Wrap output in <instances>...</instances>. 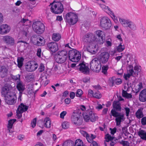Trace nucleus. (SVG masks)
<instances>
[{"instance_id":"1","label":"nucleus","mask_w":146,"mask_h":146,"mask_svg":"<svg viewBox=\"0 0 146 146\" xmlns=\"http://www.w3.org/2000/svg\"><path fill=\"white\" fill-rule=\"evenodd\" d=\"M97 35L96 38L95 35L92 33L86 34L83 37V42L86 44L94 43L95 40L98 41L99 44H102L105 40V35L104 32L101 30H98L96 31Z\"/></svg>"},{"instance_id":"2","label":"nucleus","mask_w":146,"mask_h":146,"mask_svg":"<svg viewBox=\"0 0 146 146\" xmlns=\"http://www.w3.org/2000/svg\"><path fill=\"white\" fill-rule=\"evenodd\" d=\"M51 5L50 11L55 14H60L62 13L63 11V5L60 2H55L54 1L49 5Z\"/></svg>"},{"instance_id":"3","label":"nucleus","mask_w":146,"mask_h":146,"mask_svg":"<svg viewBox=\"0 0 146 146\" xmlns=\"http://www.w3.org/2000/svg\"><path fill=\"white\" fill-rule=\"evenodd\" d=\"M68 56V53L66 50L59 51L55 55V60L58 63H63L66 61Z\"/></svg>"},{"instance_id":"4","label":"nucleus","mask_w":146,"mask_h":146,"mask_svg":"<svg viewBox=\"0 0 146 146\" xmlns=\"http://www.w3.org/2000/svg\"><path fill=\"white\" fill-rule=\"evenodd\" d=\"M64 19L66 23L72 25L75 24L78 21L77 15L75 13L71 12L68 13L66 14Z\"/></svg>"},{"instance_id":"5","label":"nucleus","mask_w":146,"mask_h":146,"mask_svg":"<svg viewBox=\"0 0 146 146\" xmlns=\"http://www.w3.org/2000/svg\"><path fill=\"white\" fill-rule=\"evenodd\" d=\"M68 55L69 60L73 62H78L81 58L80 53L74 49L70 50L68 52Z\"/></svg>"},{"instance_id":"6","label":"nucleus","mask_w":146,"mask_h":146,"mask_svg":"<svg viewBox=\"0 0 146 146\" xmlns=\"http://www.w3.org/2000/svg\"><path fill=\"white\" fill-rule=\"evenodd\" d=\"M32 27L34 31L38 34L42 33L45 30L44 25L40 21L34 22L32 25Z\"/></svg>"},{"instance_id":"7","label":"nucleus","mask_w":146,"mask_h":146,"mask_svg":"<svg viewBox=\"0 0 146 146\" xmlns=\"http://www.w3.org/2000/svg\"><path fill=\"white\" fill-rule=\"evenodd\" d=\"M132 66H130L129 68H130L128 71L129 73L127 74H124L123 76V77L125 80H127L128 78H130L131 76L135 77L137 76L138 75V73L141 71V69L139 68V66H135L134 68V70L131 68Z\"/></svg>"},{"instance_id":"8","label":"nucleus","mask_w":146,"mask_h":146,"mask_svg":"<svg viewBox=\"0 0 146 146\" xmlns=\"http://www.w3.org/2000/svg\"><path fill=\"white\" fill-rule=\"evenodd\" d=\"M32 42L34 45L37 46L43 45L45 43L44 38L38 35H33L31 39Z\"/></svg>"},{"instance_id":"9","label":"nucleus","mask_w":146,"mask_h":146,"mask_svg":"<svg viewBox=\"0 0 146 146\" xmlns=\"http://www.w3.org/2000/svg\"><path fill=\"white\" fill-rule=\"evenodd\" d=\"M90 68L93 71L99 72L101 69V63L98 60V58H95L92 60L90 64Z\"/></svg>"},{"instance_id":"10","label":"nucleus","mask_w":146,"mask_h":146,"mask_svg":"<svg viewBox=\"0 0 146 146\" xmlns=\"http://www.w3.org/2000/svg\"><path fill=\"white\" fill-rule=\"evenodd\" d=\"M111 113L113 117H116L115 119L116 125H119L121 121H123L125 118H124V114L120 112L116 111L115 110H111Z\"/></svg>"},{"instance_id":"11","label":"nucleus","mask_w":146,"mask_h":146,"mask_svg":"<svg viewBox=\"0 0 146 146\" xmlns=\"http://www.w3.org/2000/svg\"><path fill=\"white\" fill-rule=\"evenodd\" d=\"M100 25L105 29H110L111 26V23L110 19L106 17H104L100 20Z\"/></svg>"},{"instance_id":"12","label":"nucleus","mask_w":146,"mask_h":146,"mask_svg":"<svg viewBox=\"0 0 146 146\" xmlns=\"http://www.w3.org/2000/svg\"><path fill=\"white\" fill-rule=\"evenodd\" d=\"M72 121L77 125H81L82 123V116L78 113H74L71 117Z\"/></svg>"},{"instance_id":"13","label":"nucleus","mask_w":146,"mask_h":146,"mask_svg":"<svg viewBox=\"0 0 146 146\" xmlns=\"http://www.w3.org/2000/svg\"><path fill=\"white\" fill-rule=\"evenodd\" d=\"M1 93L5 98H9V96L12 95V94L13 95L15 94V92H13L11 87L7 86H4L2 88Z\"/></svg>"},{"instance_id":"14","label":"nucleus","mask_w":146,"mask_h":146,"mask_svg":"<svg viewBox=\"0 0 146 146\" xmlns=\"http://www.w3.org/2000/svg\"><path fill=\"white\" fill-rule=\"evenodd\" d=\"M63 146H86L84 145L82 141L80 139L76 140L74 145V142L72 141H65L63 144Z\"/></svg>"},{"instance_id":"15","label":"nucleus","mask_w":146,"mask_h":146,"mask_svg":"<svg viewBox=\"0 0 146 146\" xmlns=\"http://www.w3.org/2000/svg\"><path fill=\"white\" fill-rule=\"evenodd\" d=\"M110 56L108 52H104L100 54L98 58L101 63L105 64L108 61Z\"/></svg>"},{"instance_id":"16","label":"nucleus","mask_w":146,"mask_h":146,"mask_svg":"<svg viewBox=\"0 0 146 146\" xmlns=\"http://www.w3.org/2000/svg\"><path fill=\"white\" fill-rule=\"evenodd\" d=\"M27 110V106L21 103L18 106L16 110L17 115L18 119L20 118L22 116V113Z\"/></svg>"},{"instance_id":"17","label":"nucleus","mask_w":146,"mask_h":146,"mask_svg":"<svg viewBox=\"0 0 146 146\" xmlns=\"http://www.w3.org/2000/svg\"><path fill=\"white\" fill-rule=\"evenodd\" d=\"M77 68L79 69V70L83 74L86 75L89 74V69L88 66H86L84 63H80L77 65Z\"/></svg>"},{"instance_id":"18","label":"nucleus","mask_w":146,"mask_h":146,"mask_svg":"<svg viewBox=\"0 0 146 146\" xmlns=\"http://www.w3.org/2000/svg\"><path fill=\"white\" fill-rule=\"evenodd\" d=\"M38 67V65L36 62L33 60L28 62V71H34Z\"/></svg>"},{"instance_id":"19","label":"nucleus","mask_w":146,"mask_h":146,"mask_svg":"<svg viewBox=\"0 0 146 146\" xmlns=\"http://www.w3.org/2000/svg\"><path fill=\"white\" fill-rule=\"evenodd\" d=\"M9 97V98H5V101L7 104L9 105H13L16 102L17 99V97L15 94Z\"/></svg>"},{"instance_id":"20","label":"nucleus","mask_w":146,"mask_h":146,"mask_svg":"<svg viewBox=\"0 0 146 146\" xmlns=\"http://www.w3.org/2000/svg\"><path fill=\"white\" fill-rule=\"evenodd\" d=\"M3 40L8 45L13 46L15 44L14 39L11 36H5L3 38Z\"/></svg>"},{"instance_id":"21","label":"nucleus","mask_w":146,"mask_h":146,"mask_svg":"<svg viewBox=\"0 0 146 146\" xmlns=\"http://www.w3.org/2000/svg\"><path fill=\"white\" fill-rule=\"evenodd\" d=\"M47 47L53 53H54L58 49V46L56 42H50L47 44Z\"/></svg>"},{"instance_id":"22","label":"nucleus","mask_w":146,"mask_h":146,"mask_svg":"<svg viewBox=\"0 0 146 146\" xmlns=\"http://www.w3.org/2000/svg\"><path fill=\"white\" fill-rule=\"evenodd\" d=\"M88 44V45L87 47V50L88 52L92 54L96 53L97 48L96 44L94 43Z\"/></svg>"},{"instance_id":"23","label":"nucleus","mask_w":146,"mask_h":146,"mask_svg":"<svg viewBox=\"0 0 146 146\" xmlns=\"http://www.w3.org/2000/svg\"><path fill=\"white\" fill-rule=\"evenodd\" d=\"M10 30V27L7 24L3 25L0 27V34L4 35L9 32Z\"/></svg>"},{"instance_id":"24","label":"nucleus","mask_w":146,"mask_h":146,"mask_svg":"<svg viewBox=\"0 0 146 146\" xmlns=\"http://www.w3.org/2000/svg\"><path fill=\"white\" fill-rule=\"evenodd\" d=\"M113 109H112L111 110H115L116 111L120 112L121 111V104L119 103L118 102L114 101L113 104Z\"/></svg>"},{"instance_id":"25","label":"nucleus","mask_w":146,"mask_h":146,"mask_svg":"<svg viewBox=\"0 0 146 146\" xmlns=\"http://www.w3.org/2000/svg\"><path fill=\"white\" fill-rule=\"evenodd\" d=\"M8 72L7 68L5 66H2L0 68V75L1 77L3 78L7 75Z\"/></svg>"},{"instance_id":"26","label":"nucleus","mask_w":146,"mask_h":146,"mask_svg":"<svg viewBox=\"0 0 146 146\" xmlns=\"http://www.w3.org/2000/svg\"><path fill=\"white\" fill-rule=\"evenodd\" d=\"M139 99L141 101L143 102L146 101V89L143 90L140 92Z\"/></svg>"},{"instance_id":"27","label":"nucleus","mask_w":146,"mask_h":146,"mask_svg":"<svg viewBox=\"0 0 146 146\" xmlns=\"http://www.w3.org/2000/svg\"><path fill=\"white\" fill-rule=\"evenodd\" d=\"M89 115H90V120L92 122L95 121L98 118L96 114L94 113L92 111H89Z\"/></svg>"},{"instance_id":"28","label":"nucleus","mask_w":146,"mask_h":146,"mask_svg":"<svg viewBox=\"0 0 146 146\" xmlns=\"http://www.w3.org/2000/svg\"><path fill=\"white\" fill-rule=\"evenodd\" d=\"M119 21L122 26L125 27H128L129 25L131 22V21L129 20H125L121 18L119 19Z\"/></svg>"},{"instance_id":"29","label":"nucleus","mask_w":146,"mask_h":146,"mask_svg":"<svg viewBox=\"0 0 146 146\" xmlns=\"http://www.w3.org/2000/svg\"><path fill=\"white\" fill-rule=\"evenodd\" d=\"M44 126L48 128H49L51 126V121L49 117H46L44 119Z\"/></svg>"},{"instance_id":"30","label":"nucleus","mask_w":146,"mask_h":146,"mask_svg":"<svg viewBox=\"0 0 146 146\" xmlns=\"http://www.w3.org/2000/svg\"><path fill=\"white\" fill-rule=\"evenodd\" d=\"M17 88L18 90L20 92H23L25 89L24 85H23L22 82L20 81L19 82H18Z\"/></svg>"},{"instance_id":"31","label":"nucleus","mask_w":146,"mask_h":146,"mask_svg":"<svg viewBox=\"0 0 146 146\" xmlns=\"http://www.w3.org/2000/svg\"><path fill=\"white\" fill-rule=\"evenodd\" d=\"M24 59L23 57H18L17 59V66L20 68H21L23 64V62Z\"/></svg>"},{"instance_id":"32","label":"nucleus","mask_w":146,"mask_h":146,"mask_svg":"<svg viewBox=\"0 0 146 146\" xmlns=\"http://www.w3.org/2000/svg\"><path fill=\"white\" fill-rule=\"evenodd\" d=\"M16 121V119H10L8 121V123L7 127L8 130L9 131V132H10V129L12 128L13 124Z\"/></svg>"},{"instance_id":"33","label":"nucleus","mask_w":146,"mask_h":146,"mask_svg":"<svg viewBox=\"0 0 146 146\" xmlns=\"http://www.w3.org/2000/svg\"><path fill=\"white\" fill-rule=\"evenodd\" d=\"M122 96L123 97L127 99H129L132 98V95L131 94H129L127 92V91L123 90H122Z\"/></svg>"},{"instance_id":"34","label":"nucleus","mask_w":146,"mask_h":146,"mask_svg":"<svg viewBox=\"0 0 146 146\" xmlns=\"http://www.w3.org/2000/svg\"><path fill=\"white\" fill-rule=\"evenodd\" d=\"M89 111L88 110L86 111V112L83 113V116L84 119L86 122H88L90 120V115H89Z\"/></svg>"},{"instance_id":"35","label":"nucleus","mask_w":146,"mask_h":146,"mask_svg":"<svg viewBox=\"0 0 146 146\" xmlns=\"http://www.w3.org/2000/svg\"><path fill=\"white\" fill-rule=\"evenodd\" d=\"M61 38V35L59 33H54L52 35V39L55 41H58Z\"/></svg>"},{"instance_id":"36","label":"nucleus","mask_w":146,"mask_h":146,"mask_svg":"<svg viewBox=\"0 0 146 146\" xmlns=\"http://www.w3.org/2000/svg\"><path fill=\"white\" fill-rule=\"evenodd\" d=\"M122 42H120L119 45L117 47V50L118 52H122L125 48L124 45H122Z\"/></svg>"},{"instance_id":"37","label":"nucleus","mask_w":146,"mask_h":146,"mask_svg":"<svg viewBox=\"0 0 146 146\" xmlns=\"http://www.w3.org/2000/svg\"><path fill=\"white\" fill-rule=\"evenodd\" d=\"M116 78L115 76H113L112 77L110 78L109 80V84L110 86H113L115 84Z\"/></svg>"},{"instance_id":"38","label":"nucleus","mask_w":146,"mask_h":146,"mask_svg":"<svg viewBox=\"0 0 146 146\" xmlns=\"http://www.w3.org/2000/svg\"><path fill=\"white\" fill-rule=\"evenodd\" d=\"M136 117L138 118H140L143 116L142 111L140 109H139L136 113Z\"/></svg>"},{"instance_id":"39","label":"nucleus","mask_w":146,"mask_h":146,"mask_svg":"<svg viewBox=\"0 0 146 146\" xmlns=\"http://www.w3.org/2000/svg\"><path fill=\"white\" fill-rule=\"evenodd\" d=\"M108 69V66H103L102 68V72L105 75L107 74V70Z\"/></svg>"},{"instance_id":"40","label":"nucleus","mask_w":146,"mask_h":146,"mask_svg":"<svg viewBox=\"0 0 146 146\" xmlns=\"http://www.w3.org/2000/svg\"><path fill=\"white\" fill-rule=\"evenodd\" d=\"M115 137H112L108 133L105 135V138L106 139V141L108 142L109 141L111 140L112 139H113Z\"/></svg>"},{"instance_id":"41","label":"nucleus","mask_w":146,"mask_h":146,"mask_svg":"<svg viewBox=\"0 0 146 146\" xmlns=\"http://www.w3.org/2000/svg\"><path fill=\"white\" fill-rule=\"evenodd\" d=\"M128 27L131 29L133 30H135L136 29V27L135 24L131 21Z\"/></svg>"},{"instance_id":"42","label":"nucleus","mask_w":146,"mask_h":146,"mask_svg":"<svg viewBox=\"0 0 146 146\" xmlns=\"http://www.w3.org/2000/svg\"><path fill=\"white\" fill-rule=\"evenodd\" d=\"M143 88V85L142 83L141 82H140L139 84H138L137 86L135 88V92L136 93H137L139 92L140 90Z\"/></svg>"},{"instance_id":"43","label":"nucleus","mask_w":146,"mask_h":146,"mask_svg":"<svg viewBox=\"0 0 146 146\" xmlns=\"http://www.w3.org/2000/svg\"><path fill=\"white\" fill-rule=\"evenodd\" d=\"M62 128L64 129H67L69 127V123L67 121L64 122L62 125Z\"/></svg>"},{"instance_id":"44","label":"nucleus","mask_w":146,"mask_h":146,"mask_svg":"<svg viewBox=\"0 0 146 146\" xmlns=\"http://www.w3.org/2000/svg\"><path fill=\"white\" fill-rule=\"evenodd\" d=\"M83 94V92L80 89H78L76 92V95L77 97H81Z\"/></svg>"},{"instance_id":"45","label":"nucleus","mask_w":146,"mask_h":146,"mask_svg":"<svg viewBox=\"0 0 146 146\" xmlns=\"http://www.w3.org/2000/svg\"><path fill=\"white\" fill-rule=\"evenodd\" d=\"M93 96L96 98L100 99L101 97L102 96L100 93L98 91L93 94Z\"/></svg>"},{"instance_id":"46","label":"nucleus","mask_w":146,"mask_h":146,"mask_svg":"<svg viewBox=\"0 0 146 146\" xmlns=\"http://www.w3.org/2000/svg\"><path fill=\"white\" fill-rule=\"evenodd\" d=\"M34 75L31 73L28 74V82L32 81L34 80Z\"/></svg>"},{"instance_id":"47","label":"nucleus","mask_w":146,"mask_h":146,"mask_svg":"<svg viewBox=\"0 0 146 146\" xmlns=\"http://www.w3.org/2000/svg\"><path fill=\"white\" fill-rule=\"evenodd\" d=\"M119 142L123 146H129V143L128 141L122 140Z\"/></svg>"},{"instance_id":"48","label":"nucleus","mask_w":146,"mask_h":146,"mask_svg":"<svg viewBox=\"0 0 146 146\" xmlns=\"http://www.w3.org/2000/svg\"><path fill=\"white\" fill-rule=\"evenodd\" d=\"M110 145L111 146H114V145L117 142H119V141H118V139L113 138L112 140H110Z\"/></svg>"},{"instance_id":"49","label":"nucleus","mask_w":146,"mask_h":146,"mask_svg":"<svg viewBox=\"0 0 146 146\" xmlns=\"http://www.w3.org/2000/svg\"><path fill=\"white\" fill-rule=\"evenodd\" d=\"M44 64L42 63H41L40 64V67L38 69V71L40 72H42L44 71Z\"/></svg>"},{"instance_id":"50","label":"nucleus","mask_w":146,"mask_h":146,"mask_svg":"<svg viewBox=\"0 0 146 146\" xmlns=\"http://www.w3.org/2000/svg\"><path fill=\"white\" fill-rule=\"evenodd\" d=\"M100 7L103 10H104V11L107 12L106 11L108 10V9H110V8L107 6H106L104 5H103L102 4H100Z\"/></svg>"},{"instance_id":"51","label":"nucleus","mask_w":146,"mask_h":146,"mask_svg":"<svg viewBox=\"0 0 146 146\" xmlns=\"http://www.w3.org/2000/svg\"><path fill=\"white\" fill-rule=\"evenodd\" d=\"M36 118H34L32 121L31 123V127L33 128L35 127L36 126Z\"/></svg>"},{"instance_id":"52","label":"nucleus","mask_w":146,"mask_h":146,"mask_svg":"<svg viewBox=\"0 0 146 146\" xmlns=\"http://www.w3.org/2000/svg\"><path fill=\"white\" fill-rule=\"evenodd\" d=\"M122 83V80L121 79L119 78L115 79V84L117 85H118L121 84Z\"/></svg>"},{"instance_id":"53","label":"nucleus","mask_w":146,"mask_h":146,"mask_svg":"<svg viewBox=\"0 0 146 146\" xmlns=\"http://www.w3.org/2000/svg\"><path fill=\"white\" fill-rule=\"evenodd\" d=\"M141 123L143 125H146V117H143L141 119Z\"/></svg>"},{"instance_id":"54","label":"nucleus","mask_w":146,"mask_h":146,"mask_svg":"<svg viewBox=\"0 0 146 146\" xmlns=\"http://www.w3.org/2000/svg\"><path fill=\"white\" fill-rule=\"evenodd\" d=\"M67 112L66 111H63L60 114V118L63 119L64 117V116L66 114Z\"/></svg>"},{"instance_id":"55","label":"nucleus","mask_w":146,"mask_h":146,"mask_svg":"<svg viewBox=\"0 0 146 146\" xmlns=\"http://www.w3.org/2000/svg\"><path fill=\"white\" fill-rule=\"evenodd\" d=\"M110 129L111 131V133L112 135H114L116 132L117 129L115 127L113 129L110 128Z\"/></svg>"},{"instance_id":"56","label":"nucleus","mask_w":146,"mask_h":146,"mask_svg":"<svg viewBox=\"0 0 146 146\" xmlns=\"http://www.w3.org/2000/svg\"><path fill=\"white\" fill-rule=\"evenodd\" d=\"M75 96V93L73 92H71L70 93V97L71 99H73Z\"/></svg>"},{"instance_id":"57","label":"nucleus","mask_w":146,"mask_h":146,"mask_svg":"<svg viewBox=\"0 0 146 146\" xmlns=\"http://www.w3.org/2000/svg\"><path fill=\"white\" fill-rule=\"evenodd\" d=\"M111 18L115 23H118V21L117 17L115 15H114L111 17Z\"/></svg>"},{"instance_id":"58","label":"nucleus","mask_w":146,"mask_h":146,"mask_svg":"<svg viewBox=\"0 0 146 146\" xmlns=\"http://www.w3.org/2000/svg\"><path fill=\"white\" fill-rule=\"evenodd\" d=\"M71 100L70 98H67L64 100V102L65 104H69Z\"/></svg>"},{"instance_id":"59","label":"nucleus","mask_w":146,"mask_h":146,"mask_svg":"<svg viewBox=\"0 0 146 146\" xmlns=\"http://www.w3.org/2000/svg\"><path fill=\"white\" fill-rule=\"evenodd\" d=\"M86 138L87 141L90 143H91L93 141V140H92V139H91V137L89 135Z\"/></svg>"},{"instance_id":"60","label":"nucleus","mask_w":146,"mask_h":146,"mask_svg":"<svg viewBox=\"0 0 146 146\" xmlns=\"http://www.w3.org/2000/svg\"><path fill=\"white\" fill-rule=\"evenodd\" d=\"M24 136L23 135H20L18 136L17 138L20 140H22L24 139Z\"/></svg>"},{"instance_id":"61","label":"nucleus","mask_w":146,"mask_h":146,"mask_svg":"<svg viewBox=\"0 0 146 146\" xmlns=\"http://www.w3.org/2000/svg\"><path fill=\"white\" fill-rule=\"evenodd\" d=\"M41 49L39 48L38 49L37 51V55L38 57H40L41 56Z\"/></svg>"},{"instance_id":"62","label":"nucleus","mask_w":146,"mask_h":146,"mask_svg":"<svg viewBox=\"0 0 146 146\" xmlns=\"http://www.w3.org/2000/svg\"><path fill=\"white\" fill-rule=\"evenodd\" d=\"M82 80L84 82L86 83L89 81V78L88 77H85L83 78Z\"/></svg>"},{"instance_id":"63","label":"nucleus","mask_w":146,"mask_h":146,"mask_svg":"<svg viewBox=\"0 0 146 146\" xmlns=\"http://www.w3.org/2000/svg\"><path fill=\"white\" fill-rule=\"evenodd\" d=\"M81 133L83 135L84 137H86L89 135L87 132L83 131H81Z\"/></svg>"},{"instance_id":"64","label":"nucleus","mask_w":146,"mask_h":146,"mask_svg":"<svg viewBox=\"0 0 146 146\" xmlns=\"http://www.w3.org/2000/svg\"><path fill=\"white\" fill-rule=\"evenodd\" d=\"M90 146H98V145L96 141H93L90 144Z\"/></svg>"}]
</instances>
